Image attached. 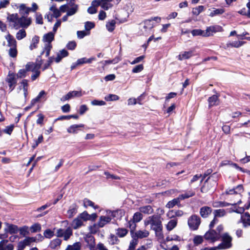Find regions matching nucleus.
<instances>
[{
	"instance_id": "f257e3e1",
	"label": "nucleus",
	"mask_w": 250,
	"mask_h": 250,
	"mask_svg": "<svg viewBox=\"0 0 250 250\" xmlns=\"http://www.w3.org/2000/svg\"><path fill=\"white\" fill-rule=\"evenodd\" d=\"M76 0H69L66 4L61 5L58 9L55 4L50 8L53 14L51 16H61L62 13H66L65 16H72L75 14L79 9V5L76 4Z\"/></svg>"
},
{
	"instance_id": "f03ea898",
	"label": "nucleus",
	"mask_w": 250,
	"mask_h": 250,
	"mask_svg": "<svg viewBox=\"0 0 250 250\" xmlns=\"http://www.w3.org/2000/svg\"><path fill=\"white\" fill-rule=\"evenodd\" d=\"M144 225H150V229L154 230L157 237L161 238L163 237V225L161 217L153 215L146 218L144 221Z\"/></svg>"
},
{
	"instance_id": "7ed1b4c3",
	"label": "nucleus",
	"mask_w": 250,
	"mask_h": 250,
	"mask_svg": "<svg viewBox=\"0 0 250 250\" xmlns=\"http://www.w3.org/2000/svg\"><path fill=\"white\" fill-rule=\"evenodd\" d=\"M8 19L11 25L16 28L21 26H28L31 23L30 18L27 17H8Z\"/></svg>"
},
{
	"instance_id": "20e7f679",
	"label": "nucleus",
	"mask_w": 250,
	"mask_h": 250,
	"mask_svg": "<svg viewBox=\"0 0 250 250\" xmlns=\"http://www.w3.org/2000/svg\"><path fill=\"white\" fill-rule=\"evenodd\" d=\"M143 218V214L140 212H136L133 214L132 218L128 222L127 225L131 232H133L135 230L136 223L140 222Z\"/></svg>"
},
{
	"instance_id": "39448f33",
	"label": "nucleus",
	"mask_w": 250,
	"mask_h": 250,
	"mask_svg": "<svg viewBox=\"0 0 250 250\" xmlns=\"http://www.w3.org/2000/svg\"><path fill=\"white\" fill-rule=\"evenodd\" d=\"M41 63H35L33 62H28L26 65V68L27 70H30L33 72L31 76V79L33 81L36 80L40 75V71L39 69L41 67Z\"/></svg>"
},
{
	"instance_id": "423d86ee",
	"label": "nucleus",
	"mask_w": 250,
	"mask_h": 250,
	"mask_svg": "<svg viewBox=\"0 0 250 250\" xmlns=\"http://www.w3.org/2000/svg\"><path fill=\"white\" fill-rule=\"evenodd\" d=\"M113 217V212L110 210H107L105 215H102L99 217V220L97 222L99 226L103 228L111 222Z\"/></svg>"
},
{
	"instance_id": "0eeeda50",
	"label": "nucleus",
	"mask_w": 250,
	"mask_h": 250,
	"mask_svg": "<svg viewBox=\"0 0 250 250\" xmlns=\"http://www.w3.org/2000/svg\"><path fill=\"white\" fill-rule=\"evenodd\" d=\"M222 243L218 245L219 250L228 249L231 247L232 238L227 233L224 234L222 235Z\"/></svg>"
},
{
	"instance_id": "6e6552de",
	"label": "nucleus",
	"mask_w": 250,
	"mask_h": 250,
	"mask_svg": "<svg viewBox=\"0 0 250 250\" xmlns=\"http://www.w3.org/2000/svg\"><path fill=\"white\" fill-rule=\"evenodd\" d=\"M188 223L189 228L191 230H195L197 229L200 226L201 219L197 215H192L188 218Z\"/></svg>"
},
{
	"instance_id": "1a4fd4ad",
	"label": "nucleus",
	"mask_w": 250,
	"mask_h": 250,
	"mask_svg": "<svg viewBox=\"0 0 250 250\" xmlns=\"http://www.w3.org/2000/svg\"><path fill=\"white\" fill-rule=\"evenodd\" d=\"M56 233L57 237H63L64 240L67 241L72 235L73 232L72 229L68 227L65 230L62 229H58Z\"/></svg>"
},
{
	"instance_id": "9d476101",
	"label": "nucleus",
	"mask_w": 250,
	"mask_h": 250,
	"mask_svg": "<svg viewBox=\"0 0 250 250\" xmlns=\"http://www.w3.org/2000/svg\"><path fill=\"white\" fill-rule=\"evenodd\" d=\"M204 237L206 240L214 243L220 239V234L214 230L212 229L207 232L204 235Z\"/></svg>"
},
{
	"instance_id": "9b49d317",
	"label": "nucleus",
	"mask_w": 250,
	"mask_h": 250,
	"mask_svg": "<svg viewBox=\"0 0 250 250\" xmlns=\"http://www.w3.org/2000/svg\"><path fill=\"white\" fill-rule=\"evenodd\" d=\"M78 216L83 222L87 221H95L98 217L96 213H93L89 214L86 211H84Z\"/></svg>"
},
{
	"instance_id": "f8f14e48",
	"label": "nucleus",
	"mask_w": 250,
	"mask_h": 250,
	"mask_svg": "<svg viewBox=\"0 0 250 250\" xmlns=\"http://www.w3.org/2000/svg\"><path fill=\"white\" fill-rule=\"evenodd\" d=\"M125 21H126L125 18H123L122 20H120L116 17L115 20H112L108 21L106 24V27L108 31L112 32L114 30L115 24L117 22H119V23H123Z\"/></svg>"
},
{
	"instance_id": "ddd939ff",
	"label": "nucleus",
	"mask_w": 250,
	"mask_h": 250,
	"mask_svg": "<svg viewBox=\"0 0 250 250\" xmlns=\"http://www.w3.org/2000/svg\"><path fill=\"white\" fill-rule=\"evenodd\" d=\"M5 81L8 84L10 92L12 91L14 89L17 83L15 75L13 73H9Z\"/></svg>"
},
{
	"instance_id": "4468645a",
	"label": "nucleus",
	"mask_w": 250,
	"mask_h": 250,
	"mask_svg": "<svg viewBox=\"0 0 250 250\" xmlns=\"http://www.w3.org/2000/svg\"><path fill=\"white\" fill-rule=\"evenodd\" d=\"M83 95V93L82 90L72 91L69 92L66 95L63 96L61 98V100L62 101H65L73 98L81 97Z\"/></svg>"
},
{
	"instance_id": "2eb2a0df",
	"label": "nucleus",
	"mask_w": 250,
	"mask_h": 250,
	"mask_svg": "<svg viewBox=\"0 0 250 250\" xmlns=\"http://www.w3.org/2000/svg\"><path fill=\"white\" fill-rule=\"evenodd\" d=\"M223 28L219 25H215L208 27L207 28L205 31V35L206 37H209L212 36L214 33L218 32H222Z\"/></svg>"
},
{
	"instance_id": "dca6fc26",
	"label": "nucleus",
	"mask_w": 250,
	"mask_h": 250,
	"mask_svg": "<svg viewBox=\"0 0 250 250\" xmlns=\"http://www.w3.org/2000/svg\"><path fill=\"white\" fill-rule=\"evenodd\" d=\"M85 241L86 243L87 246L90 250L95 249V240L94 237L91 235H87L85 237Z\"/></svg>"
},
{
	"instance_id": "f3484780",
	"label": "nucleus",
	"mask_w": 250,
	"mask_h": 250,
	"mask_svg": "<svg viewBox=\"0 0 250 250\" xmlns=\"http://www.w3.org/2000/svg\"><path fill=\"white\" fill-rule=\"evenodd\" d=\"M194 51L193 50H188L183 51L180 53L178 56V59L180 61L188 59L194 56Z\"/></svg>"
},
{
	"instance_id": "a211bd4d",
	"label": "nucleus",
	"mask_w": 250,
	"mask_h": 250,
	"mask_svg": "<svg viewBox=\"0 0 250 250\" xmlns=\"http://www.w3.org/2000/svg\"><path fill=\"white\" fill-rule=\"evenodd\" d=\"M14 245L8 243V241L3 239L0 242V250H13Z\"/></svg>"
},
{
	"instance_id": "6ab92c4d",
	"label": "nucleus",
	"mask_w": 250,
	"mask_h": 250,
	"mask_svg": "<svg viewBox=\"0 0 250 250\" xmlns=\"http://www.w3.org/2000/svg\"><path fill=\"white\" fill-rule=\"evenodd\" d=\"M18 89H19L18 92L20 93L21 92L22 93L24 98H25L27 96V89H28V83H27L26 80H23L21 82Z\"/></svg>"
},
{
	"instance_id": "aec40b11",
	"label": "nucleus",
	"mask_w": 250,
	"mask_h": 250,
	"mask_svg": "<svg viewBox=\"0 0 250 250\" xmlns=\"http://www.w3.org/2000/svg\"><path fill=\"white\" fill-rule=\"evenodd\" d=\"M101 4L97 0H94L91 2V6L88 8L87 12L90 14H95L97 11V7Z\"/></svg>"
},
{
	"instance_id": "412c9836",
	"label": "nucleus",
	"mask_w": 250,
	"mask_h": 250,
	"mask_svg": "<svg viewBox=\"0 0 250 250\" xmlns=\"http://www.w3.org/2000/svg\"><path fill=\"white\" fill-rule=\"evenodd\" d=\"M243 188L242 185H240L238 186L235 188L229 189L226 191L227 194H235L236 196L239 198L240 197V193L243 192Z\"/></svg>"
},
{
	"instance_id": "4be33fe9",
	"label": "nucleus",
	"mask_w": 250,
	"mask_h": 250,
	"mask_svg": "<svg viewBox=\"0 0 250 250\" xmlns=\"http://www.w3.org/2000/svg\"><path fill=\"white\" fill-rule=\"evenodd\" d=\"M101 4V7L104 10H107L113 6L111 3L112 0H97Z\"/></svg>"
},
{
	"instance_id": "5701e85b",
	"label": "nucleus",
	"mask_w": 250,
	"mask_h": 250,
	"mask_svg": "<svg viewBox=\"0 0 250 250\" xmlns=\"http://www.w3.org/2000/svg\"><path fill=\"white\" fill-rule=\"evenodd\" d=\"M68 55V52L65 49L60 50L57 54V57L54 58V61L58 63L62 58L67 57Z\"/></svg>"
},
{
	"instance_id": "b1692460",
	"label": "nucleus",
	"mask_w": 250,
	"mask_h": 250,
	"mask_svg": "<svg viewBox=\"0 0 250 250\" xmlns=\"http://www.w3.org/2000/svg\"><path fill=\"white\" fill-rule=\"evenodd\" d=\"M82 127H84L83 124L73 125L67 128V131L69 133L76 134L78 133V131L80 130V128Z\"/></svg>"
},
{
	"instance_id": "393cba45",
	"label": "nucleus",
	"mask_w": 250,
	"mask_h": 250,
	"mask_svg": "<svg viewBox=\"0 0 250 250\" xmlns=\"http://www.w3.org/2000/svg\"><path fill=\"white\" fill-rule=\"evenodd\" d=\"M45 93L44 91H41L39 95L34 99H32L31 101L30 105L26 107V109H29L34 106L36 103L39 102L40 100L45 95Z\"/></svg>"
},
{
	"instance_id": "a878e982",
	"label": "nucleus",
	"mask_w": 250,
	"mask_h": 250,
	"mask_svg": "<svg viewBox=\"0 0 250 250\" xmlns=\"http://www.w3.org/2000/svg\"><path fill=\"white\" fill-rule=\"evenodd\" d=\"M149 234V232L148 230L144 229V230H139L137 231L134 234V236L137 237V238H144L147 237Z\"/></svg>"
},
{
	"instance_id": "bb28decb",
	"label": "nucleus",
	"mask_w": 250,
	"mask_h": 250,
	"mask_svg": "<svg viewBox=\"0 0 250 250\" xmlns=\"http://www.w3.org/2000/svg\"><path fill=\"white\" fill-rule=\"evenodd\" d=\"M83 226V222L81 220L79 216L75 218L72 221V226L75 229H76Z\"/></svg>"
},
{
	"instance_id": "cd10ccee",
	"label": "nucleus",
	"mask_w": 250,
	"mask_h": 250,
	"mask_svg": "<svg viewBox=\"0 0 250 250\" xmlns=\"http://www.w3.org/2000/svg\"><path fill=\"white\" fill-rule=\"evenodd\" d=\"M96 58L95 57H91L89 59H87L86 58H83L78 59L76 62V65H82L84 63H90L92 61H95Z\"/></svg>"
},
{
	"instance_id": "c85d7f7f",
	"label": "nucleus",
	"mask_w": 250,
	"mask_h": 250,
	"mask_svg": "<svg viewBox=\"0 0 250 250\" xmlns=\"http://www.w3.org/2000/svg\"><path fill=\"white\" fill-rule=\"evenodd\" d=\"M211 212V209L208 207H203L201 208L200 214L203 218L207 217Z\"/></svg>"
},
{
	"instance_id": "c756f323",
	"label": "nucleus",
	"mask_w": 250,
	"mask_h": 250,
	"mask_svg": "<svg viewBox=\"0 0 250 250\" xmlns=\"http://www.w3.org/2000/svg\"><path fill=\"white\" fill-rule=\"evenodd\" d=\"M78 207L76 204L72 205L67 211V215L69 218H72L77 212Z\"/></svg>"
},
{
	"instance_id": "7c9ffc66",
	"label": "nucleus",
	"mask_w": 250,
	"mask_h": 250,
	"mask_svg": "<svg viewBox=\"0 0 250 250\" xmlns=\"http://www.w3.org/2000/svg\"><path fill=\"white\" fill-rule=\"evenodd\" d=\"M157 19L156 18H151V20H146L144 21V28L146 30H150L151 29L154 24V21Z\"/></svg>"
},
{
	"instance_id": "2f4dec72",
	"label": "nucleus",
	"mask_w": 250,
	"mask_h": 250,
	"mask_svg": "<svg viewBox=\"0 0 250 250\" xmlns=\"http://www.w3.org/2000/svg\"><path fill=\"white\" fill-rule=\"evenodd\" d=\"M54 32H49L45 34L42 38L43 41L45 42L46 43H51V42L54 39Z\"/></svg>"
},
{
	"instance_id": "473e14b6",
	"label": "nucleus",
	"mask_w": 250,
	"mask_h": 250,
	"mask_svg": "<svg viewBox=\"0 0 250 250\" xmlns=\"http://www.w3.org/2000/svg\"><path fill=\"white\" fill-rule=\"evenodd\" d=\"M6 226V230L10 233H15L18 232V228L16 225L5 223Z\"/></svg>"
},
{
	"instance_id": "72a5a7b5",
	"label": "nucleus",
	"mask_w": 250,
	"mask_h": 250,
	"mask_svg": "<svg viewBox=\"0 0 250 250\" xmlns=\"http://www.w3.org/2000/svg\"><path fill=\"white\" fill-rule=\"evenodd\" d=\"M177 225V220H170L166 225V229L167 231H170L173 229Z\"/></svg>"
},
{
	"instance_id": "f704fd0d",
	"label": "nucleus",
	"mask_w": 250,
	"mask_h": 250,
	"mask_svg": "<svg viewBox=\"0 0 250 250\" xmlns=\"http://www.w3.org/2000/svg\"><path fill=\"white\" fill-rule=\"evenodd\" d=\"M140 212L145 214H150L153 212V209L150 206H146L139 208Z\"/></svg>"
},
{
	"instance_id": "c9c22d12",
	"label": "nucleus",
	"mask_w": 250,
	"mask_h": 250,
	"mask_svg": "<svg viewBox=\"0 0 250 250\" xmlns=\"http://www.w3.org/2000/svg\"><path fill=\"white\" fill-rule=\"evenodd\" d=\"M240 202V201L239 200L237 201V203H239ZM236 203L235 202H234L233 203H225V202H214L212 203V206L214 208H218L220 207H226L228 206L229 205H234L236 204Z\"/></svg>"
},
{
	"instance_id": "e433bc0d",
	"label": "nucleus",
	"mask_w": 250,
	"mask_h": 250,
	"mask_svg": "<svg viewBox=\"0 0 250 250\" xmlns=\"http://www.w3.org/2000/svg\"><path fill=\"white\" fill-rule=\"evenodd\" d=\"M82 248V243L77 242L73 245H68L65 250H80Z\"/></svg>"
},
{
	"instance_id": "4c0bfd02",
	"label": "nucleus",
	"mask_w": 250,
	"mask_h": 250,
	"mask_svg": "<svg viewBox=\"0 0 250 250\" xmlns=\"http://www.w3.org/2000/svg\"><path fill=\"white\" fill-rule=\"evenodd\" d=\"M209 106L216 105L219 104L218 97L214 95L209 97L208 99Z\"/></svg>"
},
{
	"instance_id": "58836bf2",
	"label": "nucleus",
	"mask_w": 250,
	"mask_h": 250,
	"mask_svg": "<svg viewBox=\"0 0 250 250\" xmlns=\"http://www.w3.org/2000/svg\"><path fill=\"white\" fill-rule=\"evenodd\" d=\"M241 219L244 227L250 226V215L248 213H245L241 216Z\"/></svg>"
},
{
	"instance_id": "ea45409f",
	"label": "nucleus",
	"mask_w": 250,
	"mask_h": 250,
	"mask_svg": "<svg viewBox=\"0 0 250 250\" xmlns=\"http://www.w3.org/2000/svg\"><path fill=\"white\" fill-rule=\"evenodd\" d=\"M62 243V240L59 238L53 239L50 242L49 246L52 249L59 247Z\"/></svg>"
},
{
	"instance_id": "a19ab883",
	"label": "nucleus",
	"mask_w": 250,
	"mask_h": 250,
	"mask_svg": "<svg viewBox=\"0 0 250 250\" xmlns=\"http://www.w3.org/2000/svg\"><path fill=\"white\" fill-rule=\"evenodd\" d=\"M5 39L7 41L8 45L10 47L16 46V41L15 39L10 34H8Z\"/></svg>"
},
{
	"instance_id": "79ce46f5",
	"label": "nucleus",
	"mask_w": 250,
	"mask_h": 250,
	"mask_svg": "<svg viewBox=\"0 0 250 250\" xmlns=\"http://www.w3.org/2000/svg\"><path fill=\"white\" fill-rule=\"evenodd\" d=\"M83 206L86 208L88 207H92L94 209H97L99 208L98 206L95 205L94 203L88 199H84L83 200Z\"/></svg>"
},
{
	"instance_id": "37998d69",
	"label": "nucleus",
	"mask_w": 250,
	"mask_h": 250,
	"mask_svg": "<svg viewBox=\"0 0 250 250\" xmlns=\"http://www.w3.org/2000/svg\"><path fill=\"white\" fill-rule=\"evenodd\" d=\"M104 100L107 102L116 101L119 100L120 97L117 95L110 94L106 95L104 98Z\"/></svg>"
},
{
	"instance_id": "c03bdc74",
	"label": "nucleus",
	"mask_w": 250,
	"mask_h": 250,
	"mask_svg": "<svg viewBox=\"0 0 250 250\" xmlns=\"http://www.w3.org/2000/svg\"><path fill=\"white\" fill-rule=\"evenodd\" d=\"M39 42V37L38 36H34L31 41V42L29 48L30 50H33L37 47V45Z\"/></svg>"
},
{
	"instance_id": "a18cd8bd",
	"label": "nucleus",
	"mask_w": 250,
	"mask_h": 250,
	"mask_svg": "<svg viewBox=\"0 0 250 250\" xmlns=\"http://www.w3.org/2000/svg\"><path fill=\"white\" fill-rule=\"evenodd\" d=\"M180 201H179V199H177V198H176L169 201L166 205V207L168 208H173L176 205H178Z\"/></svg>"
},
{
	"instance_id": "49530a36",
	"label": "nucleus",
	"mask_w": 250,
	"mask_h": 250,
	"mask_svg": "<svg viewBox=\"0 0 250 250\" xmlns=\"http://www.w3.org/2000/svg\"><path fill=\"white\" fill-rule=\"evenodd\" d=\"M213 214L215 218L222 217L226 214V211L224 209H216L214 211Z\"/></svg>"
},
{
	"instance_id": "de8ad7c7",
	"label": "nucleus",
	"mask_w": 250,
	"mask_h": 250,
	"mask_svg": "<svg viewBox=\"0 0 250 250\" xmlns=\"http://www.w3.org/2000/svg\"><path fill=\"white\" fill-rule=\"evenodd\" d=\"M100 228H101V227L99 226L98 223H97L89 226V230L91 233L95 234L99 231Z\"/></svg>"
},
{
	"instance_id": "09e8293b",
	"label": "nucleus",
	"mask_w": 250,
	"mask_h": 250,
	"mask_svg": "<svg viewBox=\"0 0 250 250\" xmlns=\"http://www.w3.org/2000/svg\"><path fill=\"white\" fill-rule=\"evenodd\" d=\"M116 231V234L120 237L125 236L128 233V230L125 228H119Z\"/></svg>"
},
{
	"instance_id": "8fccbe9b",
	"label": "nucleus",
	"mask_w": 250,
	"mask_h": 250,
	"mask_svg": "<svg viewBox=\"0 0 250 250\" xmlns=\"http://www.w3.org/2000/svg\"><path fill=\"white\" fill-rule=\"evenodd\" d=\"M52 46L51 43H46L42 54H45L46 57H48Z\"/></svg>"
},
{
	"instance_id": "3c124183",
	"label": "nucleus",
	"mask_w": 250,
	"mask_h": 250,
	"mask_svg": "<svg viewBox=\"0 0 250 250\" xmlns=\"http://www.w3.org/2000/svg\"><path fill=\"white\" fill-rule=\"evenodd\" d=\"M30 230L32 233L40 231L41 230V226L40 224L35 223L30 227Z\"/></svg>"
},
{
	"instance_id": "603ef678",
	"label": "nucleus",
	"mask_w": 250,
	"mask_h": 250,
	"mask_svg": "<svg viewBox=\"0 0 250 250\" xmlns=\"http://www.w3.org/2000/svg\"><path fill=\"white\" fill-rule=\"evenodd\" d=\"M191 32L193 36H201L202 37H206L205 35V30H202L201 29H194L192 30Z\"/></svg>"
},
{
	"instance_id": "864d4df0",
	"label": "nucleus",
	"mask_w": 250,
	"mask_h": 250,
	"mask_svg": "<svg viewBox=\"0 0 250 250\" xmlns=\"http://www.w3.org/2000/svg\"><path fill=\"white\" fill-rule=\"evenodd\" d=\"M205 10V7L203 5H199L195 8H193L192 13L194 15H198L201 12Z\"/></svg>"
},
{
	"instance_id": "5fc2aeb1",
	"label": "nucleus",
	"mask_w": 250,
	"mask_h": 250,
	"mask_svg": "<svg viewBox=\"0 0 250 250\" xmlns=\"http://www.w3.org/2000/svg\"><path fill=\"white\" fill-rule=\"evenodd\" d=\"M193 242L196 246L201 244L203 242V237L200 235H196L193 239Z\"/></svg>"
},
{
	"instance_id": "6e6d98bb",
	"label": "nucleus",
	"mask_w": 250,
	"mask_h": 250,
	"mask_svg": "<svg viewBox=\"0 0 250 250\" xmlns=\"http://www.w3.org/2000/svg\"><path fill=\"white\" fill-rule=\"evenodd\" d=\"M38 8L37 4L33 2L32 4L31 7H27V9H26L27 14H29L30 12H36L38 10Z\"/></svg>"
},
{
	"instance_id": "4d7b16f0",
	"label": "nucleus",
	"mask_w": 250,
	"mask_h": 250,
	"mask_svg": "<svg viewBox=\"0 0 250 250\" xmlns=\"http://www.w3.org/2000/svg\"><path fill=\"white\" fill-rule=\"evenodd\" d=\"M138 243V240L136 238H133V239L130 241L129 246L128 247L129 250H134L137 245Z\"/></svg>"
},
{
	"instance_id": "13d9d810",
	"label": "nucleus",
	"mask_w": 250,
	"mask_h": 250,
	"mask_svg": "<svg viewBox=\"0 0 250 250\" xmlns=\"http://www.w3.org/2000/svg\"><path fill=\"white\" fill-rule=\"evenodd\" d=\"M54 235V232L50 229H46L43 232L44 237L50 239Z\"/></svg>"
},
{
	"instance_id": "bf43d9fd",
	"label": "nucleus",
	"mask_w": 250,
	"mask_h": 250,
	"mask_svg": "<svg viewBox=\"0 0 250 250\" xmlns=\"http://www.w3.org/2000/svg\"><path fill=\"white\" fill-rule=\"evenodd\" d=\"M247 6L248 7V11L246 13V8H243L240 11L239 13L243 15L244 16H250V1L248 2L247 4Z\"/></svg>"
},
{
	"instance_id": "052dcab7",
	"label": "nucleus",
	"mask_w": 250,
	"mask_h": 250,
	"mask_svg": "<svg viewBox=\"0 0 250 250\" xmlns=\"http://www.w3.org/2000/svg\"><path fill=\"white\" fill-rule=\"evenodd\" d=\"M245 42L238 41H234L233 42H232L231 43H230L229 44L230 46L235 47V48H238L241 46H242Z\"/></svg>"
},
{
	"instance_id": "680f3d73",
	"label": "nucleus",
	"mask_w": 250,
	"mask_h": 250,
	"mask_svg": "<svg viewBox=\"0 0 250 250\" xmlns=\"http://www.w3.org/2000/svg\"><path fill=\"white\" fill-rule=\"evenodd\" d=\"M26 246H29L32 242H36V238L34 237H28L23 240Z\"/></svg>"
},
{
	"instance_id": "e2e57ef3",
	"label": "nucleus",
	"mask_w": 250,
	"mask_h": 250,
	"mask_svg": "<svg viewBox=\"0 0 250 250\" xmlns=\"http://www.w3.org/2000/svg\"><path fill=\"white\" fill-rule=\"evenodd\" d=\"M26 36V32L24 30H20L16 34V38L19 40H21Z\"/></svg>"
},
{
	"instance_id": "0e129e2a",
	"label": "nucleus",
	"mask_w": 250,
	"mask_h": 250,
	"mask_svg": "<svg viewBox=\"0 0 250 250\" xmlns=\"http://www.w3.org/2000/svg\"><path fill=\"white\" fill-rule=\"evenodd\" d=\"M29 71L26 69V67L25 69H21L18 72L17 76L20 78L24 77L26 76V72Z\"/></svg>"
},
{
	"instance_id": "69168bd1",
	"label": "nucleus",
	"mask_w": 250,
	"mask_h": 250,
	"mask_svg": "<svg viewBox=\"0 0 250 250\" xmlns=\"http://www.w3.org/2000/svg\"><path fill=\"white\" fill-rule=\"evenodd\" d=\"M91 104L93 105H99L103 106L105 105L106 103L104 101L102 100H94L91 101Z\"/></svg>"
},
{
	"instance_id": "338daca9",
	"label": "nucleus",
	"mask_w": 250,
	"mask_h": 250,
	"mask_svg": "<svg viewBox=\"0 0 250 250\" xmlns=\"http://www.w3.org/2000/svg\"><path fill=\"white\" fill-rule=\"evenodd\" d=\"M19 9L21 14H27L26 9H27V6H26L25 4H21L19 6Z\"/></svg>"
},
{
	"instance_id": "774afa93",
	"label": "nucleus",
	"mask_w": 250,
	"mask_h": 250,
	"mask_svg": "<svg viewBox=\"0 0 250 250\" xmlns=\"http://www.w3.org/2000/svg\"><path fill=\"white\" fill-rule=\"evenodd\" d=\"M10 49L9 50V55L12 57H16L17 55V50L16 46L10 47Z\"/></svg>"
}]
</instances>
